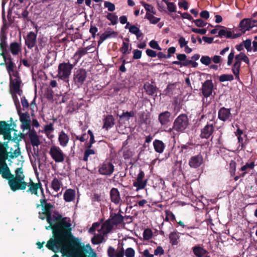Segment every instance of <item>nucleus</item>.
I'll return each instance as SVG.
<instances>
[{
    "label": "nucleus",
    "instance_id": "f257e3e1",
    "mask_svg": "<svg viewBox=\"0 0 257 257\" xmlns=\"http://www.w3.org/2000/svg\"><path fill=\"white\" fill-rule=\"evenodd\" d=\"M70 220L67 218H63L55 224H50L46 226L47 230L52 229L55 237L54 239L51 238L46 244V247L56 252L61 249V252L68 257H73V252L70 246L67 243V240L70 234L71 224Z\"/></svg>",
    "mask_w": 257,
    "mask_h": 257
},
{
    "label": "nucleus",
    "instance_id": "f03ea898",
    "mask_svg": "<svg viewBox=\"0 0 257 257\" xmlns=\"http://www.w3.org/2000/svg\"><path fill=\"white\" fill-rule=\"evenodd\" d=\"M8 184L11 189L15 192L19 190H25L27 183L25 181V175L22 167L15 170V175L12 174L8 179Z\"/></svg>",
    "mask_w": 257,
    "mask_h": 257
},
{
    "label": "nucleus",
    "instance_id": "7ed1b4c3",
    "mask_svg": "<svg viewBox=\"0 0 257 257\" xmlns=\"http://www.w3.org/2000/svg\"><path fill=\"white\" fill-rule=\"evenodd\" d=\"M13 100L20 117V120L22 123L21 128L23 131H30L31 129V122L30 114L28 112L22 113L21 112L19 100L16 95H13Z\"/></svg>",
    "mask_w": 257,
    "mask_h": 257
},
{
    "label": "nucleus",
    "instance_id": "20e7f679",
    "mask_svg": "<svg viewBox=\"0 0 257 257\" xmlns=\"http://www.w3.org/2000/svg\"><path fill=\"white\" fill-rule=\"evenodd\" d=\"M76 65L69 62L60 63L58 67L57 77L61 80H65L69 78L72 70Z\"/></svg>",
    "mask_w": 257,
    "mask_h": 257
},
{
    "label": "nucleus",
    "instance_id": "39448f33",
    "mask_svg": "<svg viewBox=\"0 0 257 257\" xmlns=\"http://www.w3.org/2000/svg\"><path fill=\"white\" fill-rule=\"evenodd\" d=\"M41 205H38L37 207H39L40 205H41L44 208V212H45L47 215V221L48 223L52 224L54 223L56 220L60 219L61 216L59 214H54L53 217L51 216L52 209L53 206L50 203H46V200L44 196V198L42 197L40 199Z\"/></svg>",
    "mask_w": 257,
    "mask_h": 257
},
{
    "label": "nucleus",
    "instance_id": "423d86ee",
    "mask_svg": "<svg viewBox=\"0 0 257 257\" xmlns=\"http://www.w3.org/2000/svg\"><path fill=\"white\" fill-rule=\"evenodd\" d=\"M48 153L51 158L58 163L63 162L66 157V154L60 147L55 145L50 147Z\"/></svg>",
    "mask_w": 257,
    "mask_h": 257
},
{
    "label": "nucleus",
    "instance_id": "0eeeda50",
    "mask_svg": "<svg viewBox=\"0 0 257 257\" xmlns=\"http://www.w3.org/2000/svg\"><path fill=\"white\" fill-rule=\"evenodd\" d=\"M8 143L10 145L13 146L14 148H11L8 153V159L11 161L12 159L17 158L21 155V152L19 148V142L21 140V137L17 136L14 137L13 139L9 140Z\"/></svg>",
    "mask_w": 257,
    "mask_h": 257
},
{
    "label": "nucleus",
    "instance_id": "6e6552de",
    "mask_svg": "<svg viewBox=\"0 0 257 257\" xmlns=\"http://www.w3.org/2000/svg\"><path fill=\"white\" fill-rule=\"evenodd\" d=\"M189 125V119L187 115L181 114L175 119L173 129L178 132H183Z\"/></svg>",
    "mask_w": 257,
    "mask_h": 257
},
{
    "label": "nucleus",
    "instance_id": "1a4fd4ad",
    "mask_svg": "<svg viewBox=\"0 0 257 257\" xmlns=\"http://www.w3.org/2000/svg\"><path fill=\"white\" fill-rule=\"evenodd\" d=\"M10 87L12 96L13 97V95H16L17 96V94H19L20 96H21L23 91L20 88L22 82L20 77H19V74L16 75V76L10 77Z\"/></svg>",
    "mask_w": 257,
    "mask_h": 257
},
{
    "label": "nucleus",
    "instance_id": "9d476101",
    "mask_svg": "<svg viewBox=\"0 0 257 257\" xmlns=\"http://www.w3.org/2000/svg\"><path fill=\"white\" fill-rule=\"evenodd\" d=\"M87 77L85 70L80 68L76 70L73 74V82L78 88H80L83 84Z\"/></svg>",
    "mask_w": 257,
    "mask_h": 257
},
{
    "label": "nucleus",
    "instance_id": "9b49d317",
    "mask_svg": "<svg viewBox=\"0 0 257 257\" xmlns=\"http://www.w3.org/2000/svg\"><path fill=\"white\" fill-rule=\"evenodd\" d=\"M1 55L3 56L5 60V63L6 65V69L10 77L16 76V75L19 74V72L14 69L16 67V65L13 62L11 56L9 55L7 56L4 53H2Z\"/></svg>",
    "mask_w": 257,
    "mask_h": 257
},
{
    "label": "nucleus",
    "instance_id": "f8f14e48",
    "mask_svg": "<svg viewBox=\"0 0 257 257\" xmlns=\"http://www.w3.org/2000/svg\"><path fill=\"white\" fill-rule=\"evenodd\" d=\"M114 171V166L110 162H104L100 164L98 168V172L102 175L110 176Z\"/></svg>",
    "mask_w": 257,
    "mask_h": 257
},
{
    "label": "nucleus",
    "instance_id": "ddd939ff",
    "mask_svg": "<svg viewBox=\"0 0 257 257\" xmlns=\"http://www.w3.org/2000/svg\"><path fill=\"white\" fill-rule=\"evenodd\" d=\"M144 176V172L140 170L137 176L136 180L134 181L133 183V186L136 187L137 191L144 189L146 186L147 180H143Z\"/></svg>",
    "mask_w": 257,
    "mask_h": 257
},
{
    "label": "nucleus",
    "instance_id": "4468645a",
    "mask_svg": "<svg viewBox=\"0 0 257 257\" xmlns=\"http://www.w3.org/2000/svg\"><path fill=\"white\" fill-rule=\"evenodd\" d=\"M27 186L28 187L27 192L36 195H38V190L39 189H40L41 190L42 196L44 198V190L42 187V184L40 182L37 183H35L31 180H30V182L27 183Z\"/></svg>",
    "mask_w": 257,
    "mask_h": 257
},
{
    "label": "nucleus",
    "instance_id": "2eb2a0df",
    "mask_svg": "<svg viewBox=\"0 0 257 257\" xmlns=\"http://www.w3.org/2000/svg\"><path fill=\"white\" fill-rule=\"evenodd\" d=\"M218 118L223 121H230L232 115L230 109L224 107H221L218 111Z\"/></svg>",
    "mask_w": 257,
    "mask_h": 257
},
{
    "label": "nucleus",
    "instance_id": "dca6fc26",
    "mask_svg": "<svg viewBox=\"0 0 257 257\" xmlns=\"http://www.w3.org/2000/svg\"><path fill=\"white\" fill-rule=\"evenodd\" d=\"M6 160H0V175L4 179H8L12 175L10 168L6 162Z\"/></svg>",
    "mask_w": 257,
    "mask_h": 257
},
{
    "label": "nucleus",
    "instance_id": "f3484780",
    "mask_svg": "<svg viewBox=\"0 0 257 257\" xmlns=\"http://www.w3.org/2000/svg\"><path fill=\"white\" fill-rule=\"evenodd\" d=\"M27 131L28 132L26 133V134L28 135L32 145L33 147H38L41 144V141L37 132L34 129H30V131Z\"/></svg>",
    "mask_w": 257,
    "mask_h": 257
},
{
    "label": "nucleus",
    "instance_id": "a211bd4d",
    "mask_svg": "<svg viewBox=\"0 0 257 257\" xmlns=\"http://www.w3.org/2000/svg\"><path fill=\"white\" fill-rule=\"evenodd\" d=\"M12 130L10 128V125L6 124L5 121H0V135H4V139L11 140V131Z\"/></svg>",
    "mask_w": 257,
    "mask_h": 257
},
{
    "label": "nucleus",
    "instance_id": "6ab92c4d",
    "mask_svg": "<svg viewBox=\"0 0 257 257\" xmlns=\"http://www.w3.org/2000/svg\"><path fill=\"white\" fill-rule=\"evenodd\" d=\"M37 41V34L33 32H29L25 38V44L29 49L33 48Z\"/></svg>",
    "mask_w": 257,
    "mask_h": 257
},
{
    "label": "nucleus",
    "instance_id": "aec40b11",
    "mask_svg": "<svg viewBox=\"0 0 257 257\" xmlns=\"http://www.w3.org/2000/svg\"><path fill=\"white\" fill-rule=\"evenodd\" d=\"M213 84L210 80H206L203 83L202 87V92L205 97H209L212 92Z\"/></svg>",
    "mask_w": 257,
    "mask_h": 257
},
{
    "label": "nucleus",
    "instance_id": "412c9836",
    "mask_svg": "<svg viewBox=\"0 0 257 257\" xmlns=\"http://www.w3.org/2000/svg\"><path fill=\"white\" fill-rule=\"evenodd\" d=\"M90 48L87 46L84 48H79L74 54L72 59L74 60V65H76L80 58L87 53V51L89 50Z\"/></svg>",
    "mask_w": 257,
    "mask_h": 257
},
{
    "label": "nucleus",
    "instance_id": "4be33fe9",
    "mask_svg": "<svg viewBox=\"0 0 257 257\" xmlns=\"http://www.w3.org/2000/svg\"><path fill=\"white\" fill-rule=\"evenodd\" d=\"M203 160L202 156L201 155H198L190 158L189 164L191 168H196L202 164Z\"/></svg>",
    "mask_w": 257,
    "mask_h": 257
},
{
    "label": "nucleus",
    "instance_id": "5701e85b",
    "mask_svg": "<svg viewBox=\"0 0 257 257\" xmlns=\"http://www.w3.org/2000/svg\"><path fill=\"white\" fill-rule=\"evenodd\" d=\"M214 126L212 124H207L202 130L200 137L208 139L213 133Z\"/></svg>",
    "mask_w": 257,
    "mask_h": 257
},
{
    "label": "nucleus",
    "instance_id": "b1692460",
    "mask_svg": "<svg viewBox=\"0 0 257 257\" xmlns=\"http://www.w3.org/2000/svg\"><path fill=\"white\" fill-rule=\"evenodd\" d=\"M51 187L55 192H58L63 187L62 178L54 177L51 181Z\"/></svg>",
    "mask_w": 257,
    "mask_h": 257
},
{
    "label": "nucleus",
    "instance_id": "393cba45",
    "mask_svg": "<svg viewBox=\"0 0 257 257\" xmlns=\"http://www.w3.org/2000/svg\"><path fill=\"white\" fill-rule=\"evenodd\" d=\"M111 200L115 204H118L121 201L119 192L117 188H113L110 191Z\"/></svg>",
    "mask_w": 257,
    "mask_h": 257
},
{
    "label": "nucleus",
    "instance_id": "a878e982",
    "mask_svg": "<svg viewBox=\"0 0 257 257\" xmlns=\"http://www.w3.org/2000/svg\"><path fill=\"white\" fill-rule=\"evenodd\" d=\"M117 33L113 31L107 30L102 34L100 36L99 40L98 41L99 44H101L104 40L110 38L116 37Z\"/></svg>",
    "mask_w": 257,
    "mask_h": 257
},
{
    "label": "nucleus",
    "instance_id": "bb28decb",
    "mask_svg": "<svg viewBox=\"0 0 257 257\" xmlns=\"http://www.w3.org/2000/svg\"><path fill=\"white\" fill-rule=\"evenodd\" d=\"M171 113L168 111H165L159 114L158 116L159 121L162 125L167 124L170 121Z\"/></svg>",
    "mask_w": 257,
    "mask_h": 257
},
{
    "label": "nucleus",
    "instance_id": "cd10ccee",
    "mask_svg": "<svg viewBox=\"0 0 257 257\" xmlns=\"http://www.w3.org/2000/svg\"><path fill=\"white\" fill-rule=\"evenodd\" d=\"M69 141L68 136L63 131H61L59 135L58 141L60 145L62 147H65L67 146Z\"/></svg>",
    "mask_w": 257,
    "mask_h": 257
},
{
    "label": "nucleus",
    "instance_id": "c85d7f7f",
    "mask_svg": "<svg viewBox=\"0 0 257 257\" xmlns=\"http://www.w3.org/2000/svg\"><path fill=\"white\" fill-rule=\"evenodd\" d=\"M7 148H9L8 144L0 143V160L8 159V153Z\"/></svg>",
    "mask_w": 257,
    "mask_h": 257
},
{
    "label": "nucleus",
    "instance_id": "c756f323",
    "mask_svg": "<svg viewBox=\"0 0 257 257\" xmlns=\"http://www.w3.org/2000/svg\"><path fill=\"white\" fill-rule=\"evenodd\" d=\"M110 221L113 224L117 225L121 224L123 221L124 217L119 213H111L110 215Z\"/></svg>",
    "mask_w": 257,
    "mask_h": 257
},
{
    "label": "nucleus",
    "instance_id": "7c9ffc66",
    "mask_svg": "<svg viewBox=\"0 0 257 257\" xmlns=\"http://www.w3.org/2000/svg\"><path fill=\"white\" fill-rule=\"evenodd\" d=\"M169 238L172 245H177L179 242L180 233L176 231L171 232L169 234Z\"/></svg>",
    "mask_w": 257,
    "mask_h": 257
},
{
    "label": "nucleus",
    "instance_id": "2f4dec72",
    "mask_svg": "<svg viewBox=\"0 0 257 257\" xmlns=\"http://www.w3.org/2000/svg\"><path fill=\"white\" fill-rule=\"evenodd\" d=\"M240 30L245 33L246 31L249 30L251 27L250 26V19H243L239 24Z\"/></svg>",
    "mask_w": 257,
    "mask_h": 257
},
{
    "label": "nucleus",
    "instance_id": "473e14b6",
    "mask_svg": "<svg viewBox=\"0 0 257 257\" xmlns=\"http://www.w3.org/2000/svg\"><path fill=\"white\" fill-rule=\"evenodd\" d=\"M153 146L155 151L160 154L163 152L165 147L164 143L158 140H155L153 142Z\"/></svg>",
    "mask_w": 257,
    "mask_h": 257
},
{
    "label": "nucleus",
    "instance_id": "72a5a7b5",
    "mask_svg": "<svg viewBox=\"0 0 257 257\" xmlns=\"http://www.w3.org/2000/svg\"><path fill=\"white\" fill-rule=\"evenodd\" d=\"M241 64L239 61L235 60V62L232 67V72L234 75L235 78L237 80H239V72Z\"/></svg>",
    "mask_w": 257,
    "mask_h": 257
},
{
    "label": "nucleus",
    "instance_id": "f704fd0d",
    "mask_svg": "<svg viewBox=\"0 0 257 257\" xmlns=\"http://www.w3.org/2000/svg\"><path fill=\"white\" fill-rule=\"evenodd\" d=\"M75 196V192L73 189L67 190L64 194V199L66 202L73 201Z\"/></svg>",
    "mask_w": 257,
    "mask_h": 257
},
{
    "label": "nucleus",
    "instance_id": "c9c22d12",
    "mask_svg": "<svg viewBox=\"0 0 257 257\" xmlns=\"http://www.w3.org/2000/svg\"><path fill=\"white\" fill-rule=\"evenodd\" d=\"M193 251L197 257H203L207 253L206 250L199 246H195L193 247Z\"/></svg>",
    "mask_w": 257,
    "mask_h": 257
},
{
    "label": "nucleus",
    "instance_id": "e433bc0d",
    "mask_svg": "<svg viewBox=\"0 0 257 257\" xmlns=\"http://www.w3.org/2000/svg\"><path fill=\"white\" fill-rule=\"evenodd\" d=\"M112 225L109 221L105 222L101 227L99 231L102 233L103 234H106L109 232L112 229Z\"/></svg>",
    "mask_w": 257,
    "mask_h": 257
},
{
    "label": "nucleus",
    "instance_id": "4c0bfd02",
    "mask_svg": "<svg viewBox=\"0 0 257 257\" xmlns=\"http://www.w3.org/2000/svg\"><path fill=\"white\" fill-rule=\"evenodd\" d=\"M10 50L13 55H18L21 51V45L17 42L12 43L10 45Z\"/></svg>",
    "mask_w": 257,
    "mask_h": 257
},
{
    "label": "nucleus",
    "instance_id": "58836bf2",
    "mask_svg": "<svg viewBox=\"0 0 257 257\" xmlns=\"http://www.w3.org/2000/svg\"><path fill=\"white\" fill-rule=\"evenodd\" d=\"M53 124L52 123H50L45 125L43 130L42 131V132L44 133L48 138H51L53 137L52 135H51V134L53 132Z\"/></svg>",
    "mask_w": 257,
    "mask_h": 257
},
{
    "label": "nucleus",
    "instance_id": "ea45409f",
    "mask_svg": "<svg viewBox=\"0 0 257 257\" xmlns=\"http://www.w3.org/2000/svg\"><path fill=\"white\" fill-rule=\"evenodd\" d=\"M102 233L100 232L99 234H95L91 239L92 243L94 244H98L102 243L104 240V235Z\"/></svg>",
    "mask_w": 257,
    "mask_h": 257
},
{
    "label": "nucleus",
    "instance_id": "a19ab883",
    "mask_svg": "<svg viewBox=\"0 0 257 257\" xmlns=\"http://www.w3.org/2000/svg\"><path fill=\"white\" fill-rule=\"evenodd\" d=\"M114 125V119L112 115H108L106 117L103 124V127L106 129L111 127Z\"/></svg>",
    "mask_w": 257,
    "mask_h": 257
},
{
    "label": "nucleus",
    "instance_id": "79ce46f5",
    "mask_svg": "<svg viewBox=\"0 0 257 257\" xmlns=\"http://www.w3.org/2000/svg\"><path fill=\"white\" fill-rule=\"evenodd\" d=\"M154 15L151 13H147L145 18L147 19L151 24H156L160 21V18L154 16Z\"/></svg>",
    "mask_w": 257,
    "mask_h": 257
},
{
    "label": "nucleus",
    "instance_id": "37998d69",
    "mask_svg": "<svg viewBox=\"0 0 257 257\" xmlns=\"http://www.w3.org/2000/svg\"><path fill=\"white\" fill-rule=\"evenodd\" d=\"M235 60L239 61L241 64V61H243L247 64L249 63V60L248 58L243 53H240V54L236 55L235 57Z\"/></svg>",
    "mask_w": 257,
    "mask_h": 257
},
{
    "label": "nucleus",
    "instance_id": "c03bdc74",
    "mask_svg": "<svg viewBox=\"0 0 257 257\" xmlns=\"http://www.w3.org/2000/svg\"><path fill=\"white\" fill-rule=\"evenodd\" d=\"M255 166L254 163L253 162H251L250 163H246L244 165H243L240 169L241 171H243L242 176H244L246 173V171L248 169H253Z\"/></svg>",
    "mask_w": 257,
    "mask_h": 257
},
{
    "label": "nucleus",
    "instance_id": "a18cd8bd",
    "mask_svg": "<svg viewBox=\"0 0 257 257\" xmlns=\"http://www.w3.org/2000/svg\"><path fill=\"white\" fill-rule=\"evenodd\" d=\"M144 88L148 94L152 95L156 92V87L150 84H145Z\"/></svg>",
    "mask_w": 257,
    "mask_h": 257
},
{
    "label": "nucleus",
    "instance_id": "49530a36",
    "mask_svg": "<svg viewBox=\"0 0 257 257\" xmlns=\"http://www.w3.org/2000/svg\"><path fill=\"white\" fill-rule=\"evenodd\" d=\"M129 31L131 33L136 35L138 39L142 36V33L140 29L135 25H132L130 27Z\"/></svg>",
    "mask_w": 257,
    "mask_h": 257
},
{
    "label": "nucleus",
    "instance_id": "de8ad7c7",
    "mask_svg": "<svg viewBox=\"0 0 257 257\" xmlns=\"http://www.w3.org/2000/svg\"><path fill=\"white\" fill-rule=\"evenodd\" d=\"M125 201L126 204L130 205V208L137 205L135 197L127 196L125 197Z\"/></svg>",
    "mask_w": 257,
    "mask_h": 257
},
{
    "label": "nucleus",
    "instance_id": "09e8293b",
    "mask_svg": "<svg viewBox=\"0 0 257 257\" xmlns=\"http://www.w3.org/2000/svg\"><path fill=\"white\" fill-rule=\"evenodd\" d=\"M218 36L220 38L226 37L227 38H232V33L226 29H221L218 32Z\"/></svg>",
    "mask_w": 257,
    "mask_h": 257
},
{
    "label": "nucleus",
    "instance_id": "8fccbe9b",
    "mask_svg": "<svg viewBox=\"0 0 257 257\" xmlns=\"http://www.w3.org/2000/svg\"><path fill=\"white\" fill-rule=\"evenodd\" d=\"M127 42H128V40H126ZM131 48L130 49V45L128 42H123L122 43V47L121 48V51L123 54H125L126 53H130V51H131Z\"/></svg>",
    "mask_w": 257,
    "mask_h": 257
},
{
    "label": "nucleus",
    "instance_id": "3c124183",
    "mask_svg": "<svg viewBox=\"0 0 257 257\" xmlns=\"http://www.w3.org/2000/svg\"><path fill=\"white\" fill-rule=\"evenodd\" d=\"M135 116V112L133 111L123 112L120 116V119L125 118L126 120H128L130 117Z\"/></svg>",
    "mask_w": 257,
    "mask_h": 257
},
{
    "label": "nucleus",
    "instance_id": "603ef678",
    "mask_svg": "<svg viewBox=\"0 0 257 257\" xmlns=\"http://www.w3.org/2000/svg\"><path fill=\"white\" fill-rule=\"evenodd\" d=\"M233 79V76L231 74H222L220 76L219 79L220 82H224L226 81H232Z\"/></svg>",
    "mask_w": 257,
    "mask_h": 257
},
{
    "label": "nucleus",
    "instance_id": "864d4df0",
    "mask_svg": "<svg viewBox=\"0 0 257 257\" xmlns=\"http://www.w3.org/2000/svg\"><path fill=\"white\" fill-rule=\"evenodd\" d=\"M95 154V151L94 150L87 148V149L84 152L83 160L85 162L87 161L89 156L90 155H94Z\"/></svg>",
    "mask_w": 257,
    "mask_h": 257
},
{
    "label": "nucleus",
    "instance_id": "5fc2aeb1",
    "mask_svg": "<svg viewBox=\"0 0 257 257\" xmlns=\"http://www.w3.org/2000/svg\"><path fill=\"white\" fill-rule=\"evenodd\" d=\"M107 19L109 20L112 25H115L117 22V16L114 14L108 13L106 16Z\"/></svg>",
    "mask_w": 257,
    "mask_h": 257
},
{
    "label": "nucleus",
    "instance_id": "6e6d98bb",
    "mask_svg": "<svg viewBox=\"0 0 257 257\" xmlns=\"http://www.w3.org/2000/svg\"><path fill=\"white\" fill-rule=\"evenodd\" d=\"M201 63L206 66H208L211 63V59L208 56H203L200 59Z\"/></svg>",
    "mask_w": 257,
    "mask_h": 257
},
{
    "label": "nucleus",
    "instance_id": "4d7b16f0",
    "mask_svg": "<svg viewBox=\"0 0 257 257\" xmlns=\"http://www.w3.org/2000/svg\"><path fill=\"white\" fill-rule=\"evenodd\" d=\"M124 253L126 257H134L135 251L133 248L128 247L125 250Z\"/></svg>",
    "mask_w": 257,
    "mask_h": 257
},
{
    "label": "nucleus",
    "instance_id": "13d9d810",
    "mask_svg": "<svg viewBox=\"0 0 257 257\" xmlns=\"http://www.w3.org/2000/svg\"><path fill=\"white\" fill-rule=\"evenodd\" d=\"M152 236V231L149 229H146L144 231L143 237L146 240L150 239Z\"/></svg>",
    "mask_w": 257,
    "mask_h": 257
},
{
    "label": "nucleus",
    "instance_id": "bf43d9fd",
    "mask_svg": "<svg viewBox=\"0 0 257 257\" xmlns=\"http://www.w3.org/2000/svg\"><path fill=\"white\" fill-rule=\"evenodd\" d=\"M143 6L145 10L147 11V13H151V14H156V11L153 6L148 4H144Z\"/></svg>",
    "mask_w": 257,
    "mask_h": 257
},
{
    "label": "nucleus",
    "instance_id": "052dcab7",
    "mask_svg": "<svg viewBox=\"0 0 257 257\" xmlns=\"http://www.w3.org/2000/svg\"><path fill=\"white\" fill-rule=\"evenodd\" d=\"M167 6V9L170 12H176V6L172 2H167L166 4Z\"/></svg>",
    "mask_w": 257,
    "mask_h": 257
},
{
    "label": "nucleus",
    "instance_id": "680f3d73",
    "mask_svg": "<svg viewBox=\"0 0 257 257\" xmlns=\"http://www.w3.org/2000/svg\"><path fill=\"white\" fill-rule=\"evenodd\" d=\"M193 23H194L195 25L198 27H203L207 24V23L200 19L194 20Z\"/></svg>",
    "mask_w": 257,
    "mask_h": 257
},
{
    "label": "nucleus",
    "instance_id": "e2e57ef3",
    "mask_svg": "<svg viewBox=\"0 0 257 257\" xmlns=\"http://www.w3.org/2000/svg\"><path fill=\"white\" fill-rule=\"evenodd\" d=\"M104 6L105 8H107L108 10L110 12H113L115 10L114 5L110 2H105Z\"/></svg>",
    "mask_w": 257,
    "mask_h": 257
},
{
    "label": "nucleus",
    "instance_id": "0e129e2a",
    "mask_svg": "<svg viewBox=\"0 0 257 257\" xmlns=\"http://www.w3.org/2000/svg\"><path fill=\"white\" fill-rule=\"evenodd\" d=\"M149 45L153 49H157L158 50H162L161 48L158 45L157 42L155 40L151 41L149 43Z\"/></svg>",
    "mask_w": 257,
    "mask_h": 257
},
{
    "label": "nucleus",
    "instance_id": "69168bd1",
    "mask_svg": "<svg viewBox=\"0 0 257 257\" xmlns=\"http://www.w3.org/2000/svg\"><path fill=\"white\" fill-rule=\"evenodd\" d=\"M235 168H236L235 162L234 161H231L230 162V164H229V170H230V173L232 175H233L235 174Z\"/></svg>",
    "mask_w": 257,
    "mask_h": 257
},
{
    "label": "nucleus",
    "instance_id": "338daca9",
    "mask_svg": "<svg viewBox=\"0 0 257 257\" xmlns=\"http://www.w3.org/2000/svg\"><path fill=\"white\" fill-rule=\"evenodd\" d=\"M133 58L134 59H140L142 57V51L138 49L133 51Z\"/></svg>",
    "mask_w": 257,
    "mask_h": 257
},
{
    "label": "nucleus",
    "instance_id": "774afa93",
    "mask_svg": "<svg viewBox=\"0 0 257 257\" xmlns=\"http://www.w3.org/2000/svg\"><path fill=\"white\" fill-rule=\"evenodd\" d=\"M116 251L112 246H109L107 250V253L109 257H115Z\"/></svg>",
    "mask_w": 257,
    "mask_h": 257
}]
</instances>
